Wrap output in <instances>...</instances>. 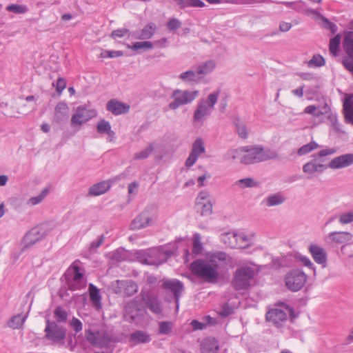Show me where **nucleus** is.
I'll return each instance as SVG.
<instances>
[{"label": "nucleus", "instance_id": "nucleus-1", "mask_svg": "<svg viewBox=\"0 0 353 353\" xmlns=\"http://www.w3.org/2000/svg\"><path fill=\"white\" fill-rule=\"evenodd\" d=\"M219 268L217 263L200 259L194 260L190 265V269L194 275L209 283H216L218 281L220 276Z\"/></svg>", "mask_w": 353, "mask_h": 353}, {"label": "nucleus", "instance_id": "nucleus-2", "mask_svg": "<svg viewBox=\"0 0 353 353\" xmlns=\"http://www.w3.org/2000/svg\"><path fill=\"white\" fill-rule=\"evenodd\" d=\"M160 288L168 294L164 297V301L167 303L174 301L176 304V310L179 308L180 298L185 290L183 283L177 279L164 278L159 281Z\"/></svg>", "mask_w": 353, "mask_h": 353}, {"label": "nucleus", "instance_id": "nucleus-3", "mask_svg": "<svg viewBox=\"0 0 353 353\" xmlns=\"http://www.w3.org/2000/svg\"><path fill=\"white\" fill-rule=\"evenodd\" d=\"M45 339L50 341L52 345H58L59 347L65 345L67 329L63 325H59L55 321L46 319V327L44 329Z\"/></svg>", "mask_w": 353, "mask_h": 353}, {"label": "nucleus", "instance_id": "nucleus-4", "mask_svg": "<svg viewBox=\"0 0 353 353\" xmlns=\"http://www.w3.org/2000/svg\"><path fill=\"white\" fill-rule=\"evenodd\" d=\"M85 338L91 345L101 349L108 348L112 343L115 342L112 335L106 330H85Z\"/></svg>", "mask_w": 353, "mask_h": 353}, {"label": "nucleus", "instance_id": "nucleus-5", "mask_svg": "<svg viewBox=\"0 0 353 353\" xmlns=\"http://www.w3.org/2000/svg\"><path fill=\"white\" fill-rule=\"evenodd\" d=\"M335 152L334 148H328L319 151L317 154H312L314 158L303 165V172L310 174L315 172H323L328 168L327 165L323 163L325 160L324 157L332 154Z\"/></svg>", "mask_w": 353, "mask_h": 353}, {"label": "nucleus", "instance_id": "nucleus-6", "mask_svg": "<svg viewBox=\"0 0 353 353\" xmlns=\"http://www.w3.org/2000/svg\"><path fill=\"white\" fill-rule=\"evenodd\" d=\"M254 276V270L249 266L238 268L234 273L232 285L236 290L248 289Z\"/></svg>", "mask_w": 353, "mask_h": 353}, {"label": "nucleus", "instance_id": "nucleus-7", "mask_svg": "<svg viewBox=\"0 0 353 353\" xmlns=\"http://www.w3.org/2000/svg\"><path fill=\"white\" fill-rule=\"evenodd\" d=\"M50 231V228L46 223L39 224L30 229L23 238L21 252H24L36 243L41 241L48 235Z\"/></svg>", "mask_w": 353, "mask_h": 353}, {"label": "nucleus", "instance_id": "nucleus-8", "mask_svg": "<svg viewBox=\"0 0 353 353\" xmlns=\"http://www.w3.org/2000/svg\"><path fill=\"white\" fill-rule=\"evenodd\" d=\"M146 313L142 303L137 300H132L124 306V319L129 323H134L143 318Z\"/></svg>", "mask_w": 353, "mask_h": 353}, {"label": "nucleus", "instance_id": "nucleus-9", "mask_svg": "<svg viewBox=\"0 0 353 353\" xmlns=\"http://www.w3.org/2000/svg\"><path fill=\"white\" fill-rule=\"evenodd\" d=\"M307 281V275L299 269L289 271L285 277V285L292 292L300 290Z\"/></svg>", "mask_w": 353, "mask_h": 353}, {"label": "nucleus", "instance_id": "nucleus-10", "mask_svg": "<svg viewBox=\"0 0 353 353\" xmlns=\"http://www.w3.org/2000/svg\"><path fill=\"white\" fill-rule=\"evenodd\" d=\"M197 95V91L176 89L171 94V98H173L174 101L169 103L168 107L171 110H176L181 105L190 103Z\"/></svg>", "mask_w": 353, "mask_h": 353}, {"label": "nucleus", "instance_id": "nucleus-11", "mask_svg": "<svg viewBox=\"0 0 353 353\" xmlns=\"http://www.w3.org/2000/svg\"><path fill=\"white\" fill-rule=\"evenodd\" d=\"M96 115L97 112L94 110L87 109L85 106L79 105L77 108L75 113L72 116L70 120L71 125H81L96 117Z\"/></svg>", "mask_w": 353, "mask_h": 353}, {"label": "nucleus", "instance_id": "nucleus-12", "mask_svg": "<svg viewBox=\"0 0 353 353\" xmlns=\"http://www.w3.org/2000/svg\"><path fill=\"white\" fill-rule=\"evenodd\" d=\"M240 150L246 153L241 158V163L248 165L261 162V145L241 147Z\"/></svg>", "mask_w": 353, "mask_h": 353}, {"label": "nucleus", "instance_id": "nucleus-13", "mask_svg": "<svg viewBox=\"0 0 353 353\" xmlns=\"http://www.w3.org/2000/svg\"><path fill=\"white\" fill-rule=\"evenodd\" d=\"M152 206L147 207L145 209L139 214L131 222L130 229L132 230H137L145 228L150 225L152 216L150 214V210Z\"/></svg>", "mask_w": 353, "mask_h": 353}, {"label": "nucleus", "instance_id": "nucleus-14", "mask_svg": "<svg viewBox=\"0 0 353 353\" xmlns=\"http://www.w3.org/2000/svg\"><path fill=\"white\" fill-rule=\"evenodd\" d=\"M145 305L153 314H160L163 312V307L159 299L148 292H141L140 294Z\"/></svg>", "mask_w": 353, "mask_h": 353}, {"label": "nucleus", "instance_id": "nucleus-15", "mask_svg": "<svg viewBox=\"0 0 353 353\" xmlns=\"http://www.w3.org/2000/svg\"><path fill=\"white\" fill-rule=\"evenodd\" d=\"M352 165H353V153H347L332 159L327 165L328 168L338 170Z\"/></svg>", "mask_w": 353, "mask_h": 353}, {"label": "nucleus", "instance_id": "nucleus-16", "mask_svg": "<svg viewBox=\"0 0 353 353\" xmlns=\"http://www.w3.org/2000/svg\"><path fill=\"white\" fill-rule=\"evenodd\" d=\"M266 320L272 322L276 327L282 326V323L288 319L287 314L281 309L274 308L269 310L266 314Z\"/></svg>", "mask_w": 353, "mask_h": 353}, {"label": "nucleus", "instance_id": "nucleus-17", "mask_svg": "<svg viewBox=\"0 0 353 353\" xmlns=\"http://www.w3.org/2000/svg\"><path fill=\"white\" fill-rule=\"evenodd\" d=\"M69 119V108L65 101L59 102L54 108V121L57 124L66 123Z\"/></svg>", "mask_w": 353, "mask_h": 353}, {"label": "nucleus", "instance_id": "nucleus-18", "mask_svg": "<svg viewBox=\"0 0 353 353\" xmlns=\"http://www.w3.org/2000/svg\"><path fill=\"white\" fill-rule=\"evenodd\" d=\"M106 109L114 115H119L128 112L130 105L117 99H111L107 103Z\"/></svg>", "mask_w": 353, "mask_h": 353}, {"label": "nucleus", "instance_id": "nucleus-19", "mask_svg": "<svg viewBox=\"0 0 353 353\" xmlns=\"http://www.w3.org/2000/svg\"><path fill=\"white\" fill-rule=\"evenodd\" d=\"M118 290H116V292H120L122 290L125 296H131L134 295L138 290V286L137 283L132 280H125V281H117Z\"/></svg>", "mask_w": 353, "mask_h": 353}, {"label": "nucleus", "instance_id": "nucleus-20", "mask_svg": "<svg viewBox=\"0 0 353 353\" xmlns=\"http://www.w3.org/2000/svg\"><path fill=\"white\" fill-rule=\"evenodd\" d=\"M79 261H75L64 273L65 278L72 279V281H86L84 277V270L78 265Z\"/></svg>", "mask_w": 353, "mask_h": 353}, {"label": "nucleus", "instance_id": "nucleus-21", "mask_svg": "<svg viewBox=\"0 0 353 353\" xmlns=\"http://www.w3.org/2000/svg\"><path fill=\"white\" fill-rule=\"evenodd\" d=\"M314 261L321 265H324L327 262V253L325 250L315 244H311L308 248Z\"/></svg>", "mask_w": 353, "mask_h": 353}, {"label": "nucleus", "instance_id": "nucleus-22", "mask_svg": "<svg viewBox=\"0 0 353 353\" xmlns=\"http://www.w3.org/2000/svg\"><path fill=\"white\" fill-rule=\"evenodd\" d=\"M219 350V341L214 337L205 338L201 344V353H217Z\"/></svg>", "mask_w": 353, "mask_h": 353}, {"label": "nucleus", "instance_id": "nucleus-23", "mask_svg": "<svg viewBox=\"0 0 353 353\" xmlns=\"http://www.w3.org/2000/svg\"><path fill=\"white\" fill-rule=\"evenodd\" d=\"M236 232H229L221 234V241L231 248L245 249L244 244H239L236 239Z\"/></svg>", "mask_w": 353, "mask_h": 353}, {"label": "nucleus", "instance_id": "nucleus-24", "mask_svg": "<svg viewBox=\"0 0 353 353\" xmlns=\"http://www.w3.org/2000/svg\"><path fill=\"white\" fill-rule=\"evenodd\" d=\"M150 341V335L142 330H136L130 335V342L133 343V345L148 343Z\"/></svg>", "mask_w": 353, "mask_h": 353}, {"label": "nucleus", "instance_id": "nucleus-25", "mask_svg": "<svg viewBox=\"0 0 353 353\" xmlns=\"http://www.w3.org/2000/svg\"><path fill=\"white\" fill-rule=\"evenodd\" d=\"M111 185L108 181H103L92 185L88 190V195L99 196L108 192L110 189Z\"/></svg>", "mask_w": 353, "mask_h": 353}, {"label": "nucleus", "instance_id": "nucleus-26", "mask_svg": "<svg viewBox=\"0 0 353 353\" xmlns=\"http://www.w3.org/2000/svg\"><path fill=\"white\" fill-rule=\"evenodd\" d=\"M343 47L349 59H353V32H345L343 35Z\"/></svg>", "mask_w": 353, "mask_h": 353}, {"label": "nucleus", "instance_id": "nucleus-27", "mask_svg": "<svg viewBox=\"0 0 353 353\" xmlns=\"http://www.w3.org/2000/svg\"><path fill=\"white\" fill-rule=\"evenodd\" d=\"M88 292L90 300L92 304L97 308L101 306V296L99 293V290L92 283L88 285Z\"/></svg>", "mask_w": 353, "mask_h": 353}, {"label": "nucleus", "instance_id": "nucleus-28", "mask_svg": "<svg viewBox=\"0 0 353 353\" xmlns=\"http://www.w3.org/2000/svg\"><path fill=\"white\" fill-rule=\"evenodd\" d=\"M352 235L348 232H332L329 234L330 239L336 243H344L352 239Z\"/></svg>", "mask_w": 353, "mask_h": 353}, {"label": "nucleus", "instance_id": "nucleus-29", "mask_svg": "<svg viewBox=\"0 0 353 353\" xmlns=\"http://www.w3.org/2000/svg\"><path fill=\"white\" fill-rule=\"evenodd\" d=\"M285 200V197L281 192H277L267 196L264 202L268 207H272L281 205Z\"/></svg>", "mask_w": 353, "mask_h": 353}, {"label": "nucleus", "instance_id": "nucleus-30", "mask_svg": "<svg viewBox=\"0 0 353 353\" xmlns=\"http://www.w3.org/2000/svg\"><path fill=\"white\" fill-rule=\"evenodd\" d=\"M210 114V112H209L208 108L205 103L204 102H201L197 105L193 118L195 121H203L204 117Z\"/></svg>", "mask_w": 353, "mask_h": 353}, {"label": "nucleus", "instance_id": "nucleus-31", "mask_svg": "<svg viewBox=\"0 0 353 353\" xmlns=\"http://www.w3.org/2000/svg\"><path fill=\"white\" fill-rule=\"evenodd\" d=\"M126 47L128 49H132L133 51L138 52L139 53L140 50L152 49L154 48V43L149 41H137L134 43L132 45L127 44Z\"/></svg>", "mask_w": 353, "mask_h": 353}, {"label": "nucleus", "instance_id": "nucleus-32", "mask_svg": "<svg viewBox=\"0 0 353 353\" xmlns=\"http://www.w3.org/2000/svg\"><path fill=\"white\" fill-rule=\"evenodd\" d=\"M130 254L128 250L123 248H119L111 253L110 258L117 262H122L129 260Z\"/></svg>", "mask_w": 353, "mask_h": 353}, {"label": "nucleus", "instance_id": "nucleus-33", "mask_svg": "<svg viewBox=\"0 0 353 353\" xmlns=\"http://www.w3.org/2000/svg\"><path fill=\"white\" fill-rule=\"evenodd\" d=\"M216 64L213 60H208L199 65L196 68V73L198 74L205 75L214 69Z\"/></svg>", "mask_w": 353, "mask_h": 353}, {"label": "nucleus", "instance_id": "nucleus-34", "mask_svg": "<svg viewBox=\"0 0 353 353\" xmlns=\"http://www.w3.org/2000/svg\"><path fill=\"white\" fill-rule=\"evenodd\" d=\"M54 315L57 324L67 322L68 314L63 307L57 306L54 310Z\"/></svg>", "mask_w": 353, "mask_h": 353}, {"label": "nucleus", "instance_id": "nucleus-35", "mask_svg": "<svg viewBox=\"0 0 353 353\" xmlns=\"http://www.w3.org/2000/svg\"><path fill=\"white\" fill-rule=\"evenodd\" d=\"M26 318L27 314H26L25 316H21V314H20L14 315L10 319V321L8 322V326L12 329H19L23 325Z\"/></svg>", "mask_w": 353, "mask_h": 353}, {"label": "nucleus", "instance_id": "nucleus-36", "mask_svg": "<svg viewBox=\"0 0 353 353\" xmlns=\"http://www.w3.org/2000/svg\"><path fill=\"white\" fill-rule=\"evenodd\" d=\"M261 162L265 161L270 159H276L279 158V155L275 150L269 148L264 149L262 146H261Z\"/></svg>", "mask_w": 353, "mask_h": 353}, {"label": "nucleus", "instance_id": "nucleus-37", "mask_svg": "<svg viewBox=\"0 0 353 353\" xmlns=\"http://www.w3.org/2000/svg\"><path fill=\"white\" fill-rule=\"evenodd\" d=\"M65 280L68 289L71 291L82 290L86 287V281H72L70 278H65Z\"/></svg>", "mask_w": 353, "mask_h": 353}, {"label": "nucleus", "instance_id": "nucleus-38", "mask_svg": "<svg viewBox=\"0 0 353 353\" xmlns=\"http://www.w3.org/2000/svg\"><path fill=\"white\" fill-rule=\"evenodd\" d=\"M341 36L340 34H337L333 38H332L330 41L329 49L331 54L334 56H336L338 54L340 43H341Z\"/></svg>", "mask_w": 353, "mask_h": 353}, {"label": "nucleus", "instance_id": "nucleus-39", "mask_svg": "<svg viewBox=\"0 0 353 353\" xmlns=\"http://www.w3.org/2000/svg\"><path fill=\"white\" fill-rule=\"evenodd\" d=\"M135 256L138 261L144 265H152L155 263L152 260L150 259L149 255L146 251L138 250L135 252Z\"/></svg>", "mask_w": 353, "mask_h": 353}, {"label": "nucleus", "instance_id": "nucleus-40", "mask_svg": "<svg viewBox=\"0 0 353 353\" xmlns=\"http://www.w3.org/2000/svg\"><path fill=\"white\" fill-rule=\"evenodd\" d=\"M205 152V148L202 139L197 138L192 143L191 152L196 154V156L199 157L201 154Z\"/></svg>", "mask_w": 353, "mask_h": 353}, {"label": "nucleus", "instance_id": "nucleus-41", "mask_svg": "<svg viewBox=\"0 0 353 353\" xmlns=\"http://www.w3.org/2000/svg\"><path fill=\"white\" fill-rule=\"evenodd\" d=\"M203 250V244L201 242V236L199 233H195L193 237L192 242V254L199 255L202 253Z\"/></svg>", "mask_w": 353, "mask_h": 353}, {"label": "nucleus", "instance_id": "nucleus-42", "mask_svg": "<svg viewBox=\"0 0 353 353\" xmlns=\"http://www.w3.org/2000/svg\"><path fill=\"white\" fill-rule=\"evenodd\" d=\"M156 26L153 23L146 25L141 31L140 37L141 40L150 39L155 31Z\"/></svg>", "mask_w": 353, "mask_h": 353}, {"label": "nucleus", "instance_id": "nucleus-43", "mask_svg": "<svg viewBox=\"0 0 353 353\" xmlns=\"http://www.w3.org/2000/svg\"><path fill=\"white\" fill-rule=\"evenodd\" d=\"M173 327L172 321H160L159 323V334L169 335L171 334Z\"/></svg>", "mask_w": 353, "mask_h": 353}, {"label": "nucleus", "instance_id": "nucleus-44", "mask_svg": "<svg viewBox=\"0 0 353 353\" xmlns=\"http://www.w3.org/2000/svg\"><path fill=\"white\" fill-rule=\"evenodd\" d=\"M234 125L236 127L239 136L241 138L246 139L248 137V131L245 124L239 119H236L234 121Z\"/></svg>", "mask_w": 353, "mask_h": 353}, {"label": "nucleus", "instance_id": "nucleus-45", "mask_svg": "<svg viewBox=\"0 0 353 353\" xmlns=\"http://www.w3.org/2000/svg\"><path fill=\"white\" fill-rule=\"evenodd\" d=\"M319 147V144L317 143H316L315 141H312L310 142L309 143L301 146L298 150L297 153L299 155L303 156V155H305V154L310 152L311 151H312L313 150H314Z\"/></svg>", "mask_w": 353, "mask_h": 353}, {"label": "nucleus", "instance_id": "nucleus-46", "mask_svg": "<svg viewBox=\"0 0 353 353\" xmlns=\"http://www.w3.org/2000/svg\"><path fill=\"white\" fill-rule=\"evenodd\" d=\"M8 12H14L15 14H24L28 11V8L26 5L20 4H10L6 7Z\"/></svg>", "mask_w": 353, "mask_h": 353}, {"label": "nucleus", "instance_id": "nucleus-47", "mask_svg": "<svg viewBox=\"0 0 353 353\" xmlns=\"http://www.w3.org/2000/svg\"><path fill=\"white\" fill-rule=\"evenodd\" d=\"M154 150V145L152 143H150L149 145L144 150L139 152L135 153L134 159L136 160L147 159Z\"/></svg>", "mask_w": 353, "mask_h": 353}, {"label": "nucleus", "instance_id": "nucleus-48", "mask_svg": "<svg viewBox=\"0 0 353 353\" xmlns=\"http://www.w3.org/2000/svg\"><path fill=\"white\" fill-rule=\"evenodd\" d=\"M230 256L225 252L222 251L216 252L211 254L210 257V262L212 263H217L216 261H229Z\"/></svg>", "mask_w": 353, "mask_h": 353}, {"label": "nucleus", "instance_id": "nucleus-49", "mask_svg": "<svg viewBox=\"0 0 353 353\" xmlns=\"http://www.w3.org/2000/svg\"><path fill=\"white\" fill-rule=\"evenodd\" d=\"M196 70H188L182 72L179 75V78L183 81L188 80V81H198L201 77H197Z\"/></svg>", "mask_w": 353, "mask_h": 353}, {"label": "nucleus", "instance_id": "nucleus-50", "mask_svg": "<svg viewBox=\"0 0 353 353\" xmlns=\"http://www.w3.org/2000/svg\"><path fill=\"white\" fill-rule=\"evenodd\" d=\"M49 193V188H45L41 193L36 196H32L28 200V203L35 205L40 203Z\"/></svg>", "mask_w": 353, "mask_h": 353}, {"label": "nucleus", "instance_id": "nucleus-51", "mask_svg": "<svg viewBox=\"0 0 353 353\" xmlns=\"http://www.w3.org/2000/svg\"><path fill=\"white\" fill-rule=\"evenodd\" d=\"M294 257L297 261L301 262L303 265L309 268L310 269L313 270L314 272L315 273L316 268H315L314 264L312 263V261H310V259L308 257H307L305 256H303L299 253H296L294 255Z\"/></svg>", "mask_w": 353, "mask_h": 353}, {"label": "nucleus", "instance_id": "nucleus-52", "mask_svg": "<svg viewBox=\"0 0 353 353\" xmlns=\"http://www.w3.org/2000/svg\"><path fill=\"white\" fill-rule=\"evenodd\" d=\"M111 125L109 121L101 119L97 125V131L99 134H103L110 132Z\"/></svg>", "mask_w": 353, "mask_h": 353}, {"label": "nucleus", "instance_id": "nucleus-53", "mask_svg": "<svg viewBox=\"0 0 353 353\" xmlns=\"http://www.w3.org/2000/svg\"><path fill=\"white\" fill-rule=\"evenodd\" d=\"M69 324L75 332L74 337L79 338L80 336L77 335V334L83 329V324L81 321L77 318L73 316Z\"/></svg>", "mask_w": 353, "mask_h": 353}, {"label": "nucleus", "instance_id": "nucleus-54", "mask_svg": "<svg viewBox=\"0 0 353 353\" xmlns=\"http://www.w3.org/2000/svg\"><path fill=\"white\" fill-rule=\"evenodd\" d=\"M234 307L230 306L228 303H224L221 307L219 314L223 318H226L234 314Z\"/></svg>", "mask_w": 353, "mask_h": 353}, {"label": "nucleus", "instance_id": "nucleus-55", "mask_svg": "<svg viewBox=\"0 0 353 353\" xmlns=\"http://www.w3.org/2000/svg\"><path fill=\"white\" fill-rule=\"evenodd\" d=\"M73 337V334H69L68 335L66 334V338L65 339H66V344L65 343V345H63L66 348H68L72 352L74 351L75 347L77 345V340L79 339V338L74 337L75 341H74Z\"/></svg>", "mask_w": 353, "mask_h": 353}, {"label": "nucleus", "instance_id": "nucleus-56", "mask_svg": "<svg viewBox=\"0 0 353 353\" xmlns=\"http://www.w3.org/2000/svg\"><path fill=\"white\" fill-rule=\"evenodd\" d=\"M285 259L286 256H283L281 258H273L270 263V267L274 270H278L284 267L286 265Z\"/></svg>", "mask_w": 353, "mask_h": 353}, {"label": "nucleus", "instance_id": "nucleus-57", "mask_svg": "<svg viewBox=\"0 0 353 353\" xmlns=\"http://www.w3.org/2000/svg\"><path fill=\"white\" fill-rule=\"evenodd\" d=\"M309 65L321 67L325 65L324 58L320 54H314L309 61Z\"/></svg>", "mask_w": 353, "mask_h": 353}, {"label": "nucleus", "instance_id": "nucleus-58", "mask_svg": "<svg viewBox=\"0 0 353 353\" xmlns=\"http://www.w3.org/2000/svg\"><path fill=\"white\" fill-rule=\"evenodd\" d=\"M197 205H202L201 211V214L202 216H210L212 213V204L211 203L210 201H208L207 203H203L199 202Z\"/></svg>", "mask_w": 353, "mask_h": 353}, {"label": "nucleus", "instance_id": "nucleus-59", "mask_svg": "<svg viewBox=\"0 0 353 353\" xmlns=\"http://www.w3.org/2000/svg\"><path fill=\"white\" fill-rule=\"evenodd\" d=\"M123 54L124 53L121 50H105L101 53L100 56L103 58H115Z\"/></svg>", "mask_w": 353, "mask_h": 353}, {"label": "nucleus", "instance_id": "nucleus-60", "mask_svg": "<svg viewBox=\"0 0 353 353\" xmlns=\"http://www.w3.org/2000/svg\"><path fill=\"white\" fill-rule=\"evenodd\" d=\"M236 185L241 186L242 188H252L256 185V183L251 178H245L240 180H238L236 182Z\"/></svg>", "mask_w": 353, "mask_h": 353}, {"label": "nucleus", "instance_id": "nucleus-61", "mask_svg": "<svg viewBox=\"0 0 353 353\" xmlns=\"http://www.w3.org/2000/svg\"><path fill=\"white\" fill-rule=\"evenodd\" d=\"M130 33V30L128 28H119L113 30L110 34V37L113 39H116L117 38H122L126 34Z\"/></svg>", "mask_w": 353, "mask_h": 353}, {"label": "nucleus", "instance_id": "nucleus-62", "mask_svg": "<svg viewBox=\"0 0 353 353\" xmlns=\"http://www.w3.org/2000/svg\"><path fill=\"white\" fill-rule=\"evenodd\" d=\"M52 85L56 87L57 92L58 94L60 95L62 91L65 88L66 81L64 78L59 77L56 83L53 82Z\"/></svg>", "mask_w": 353, "mask_h": 353}, {"label": "nucleus", "instance_id": "nucleus-63", "mask_svg": "<svg viewBox=\"0 0 353 353\" xmlns=\"http://www.w3.org/2000/svg\"><path fill=\"white\" fill-rule=\"evenodd\" d=\"M181 26V22L176 18H171L167 23V28L170 31L179 29Z\"/></svg>", "mask_w": 353, "mask_h": 353}, {"label": "nucleus", "instance_id": "nucleus-64", "mask_svg": "<svg viewBox=\"0 0 353 353\" xmlns=\"http://www.w3.org/2000/svg\"><path fill=\"white\" fill-rule=\"evenodd\" d=\"M339 221L341 224H347L353 222V212L342 214Z\"/></svg>", "mask_w": 353, "mask_h": 353}]
</instances>
